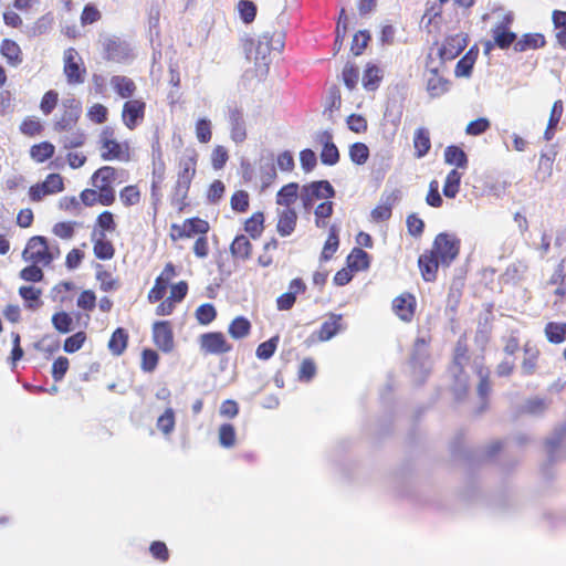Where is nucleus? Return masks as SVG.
<instances>
[{
	"label": "nucleus",
	"instance_id": "7ed1b4c3",
	"mask_svg": "<svg viewBox=\"0 0 566 566\" xmlns=\"http://www.w3.org/2000/svg\"><path fill=\"white\" fill-rule=\"evenodd\" d=\"M97 149L104 161L129 163L132 160L129 142L119 140L112 126H104L99 132Z\"/></svg>",
	"mask_w": 566,
	"mask_h": 566
},
{
	"label": "nucleus",
	"instance_id": "6ab92c4d",
	"mask_svg": "<svg viewBox=\"0 0 566 566\" xmlns=\"http://www.w3.org/2000/svg\"><path fill=\"white\" fill-rule=\"evenodd\" d=\"M475 374L479 377L476 395L481 401L478 413H482L489 408V397L492 391V384L490 379L491 370L484 364H479L475 366Z\"/></svg>",
	"mask_w": 566,
	"mask_h": 566
},
{
	"label": "nucleus",
	"instance_id": "f8f14e48",
	"mask_svg": "<svg viewBox=\"0 0 566 566\" xmlns=\"http://www.w3.org/2000/svg\"><path fill=\"white\" fill-rule=\"evenodd\" d=\"M199 349L202 355L220 356L232 350L233 346L228 342L222 332L203 333L198 338Z\"/></svg>",
	"mask_w": 566,
	"mask_h": 566
},
{
	"label": "nucleus",
	"instance_id": "338daca9",
	"mask_svg": "<svg viewBox=\"0 0 566 566\" xmlns=\"http://www.w3.org/2000/svg\"><path fill=\"white\" fill-rule=\"evenodd\" d=\"M350 160L356 165H364L369 158V148L364 143H354L349 147Z\"/></svg>",
	"mask_w": 566,
	"mask_h": 566
},
{
	"label": "nucleus",
	"instance_id": "de8ad7c7",
	"mask_svg": "<svg viewBox=\"0 0 566 566\" xmlns=\"http://www.w3.org/2000/svg\"><path fill=\"white\" fill-rule=\"evenodd\" d=\"M19 130L27 137L40 136L44 132V124L36 116H27L20 123Z\"/></svg>",
	"mask_w": 566,
	"mask_h": 566
},
{
	"label": "nucleus",
	"instance_id": "72a5a7b5",
	"mask_svg": "<svg viewBox=\"0 0 566 566\" xmlns=\"http://www.w3.org/2000/svg\"><path fill=\"white\" fill-rule=\"evenodd\" d=\"M412 144L415 149V157H424L431 149V138L429 129L426 127L417 128L413 133Z\"/></svg>",
	"mask_w": 566,
	"mask_h": 566
},
{
	"label": "nucleus",
	"instance_id": "4468645a",
	"mask_svg": "<svg viewBox=\"0 0 566 566\" xmlns=\"http://www.w3.org/2000/svg\"><path fill=\"white\" fill-rule=\"evenodd\" d=\"M177 275V266L172 262H167L161 272L155 279L153 287L148 291L147 301L150 304L161 301L167 293V289L170 287L171 281Z\"/></svg>",
	"mask_w": 566,
	"mask_h": 566
},
{
	"label": "nucleus",
	"instance_id": "0e129e2a",
	"mask_svg": "<svg viewBox=\"0 0 566 566\" xmlns=\"http://www.w3.org/2000/svg\"><path fill=\"white\" fill-rule=\"evenodd\" d=\"M59 103V93L55 90L46 91L41 101H40V109L43 115L49 116L55 109Z\"/></svg>",
	"mask_w": 566,
	"mask_h": 566
},
{
	"label": "nucleus",
	"instance_id": "412c9836",
	"mask_svg": "<svg viewBox=\"0 0 566 566\" xmlns=\"http://www.w3.org/2000/svg\"><path fill=\"white\" fill-rule=\"evenodd\" d=\"M468 41L465 33L447 36L439 49V56L448 61L455 59L467 48Z\"/></svg>",
	"mask_w": 566,
	"mask_h": 566
},
{
	"label": "nucleus",
	"instance_id": "4d7b16f0",
	"mask_svg": "<svg viewBox=\"0 0 566 566\" xmlns=\"http://www.w3.org/2000/svg\"><path fill=\"white\" fill-rule=\"evenodd\" d=\"M51 322L53 327L61 334H67L72 331L73 318L67 312L61 311L54 313Z\"/></svg>",
	"mask_w": 566,
	"mask_h": 566
},
{
	"label": "nucleus",
	"instance_id": "7c9ffc66",
	"mask_svg": "<svg viewBox=\"0 0 566 566\" xmlns=\"http://www.w3.org/2000/svg\"><path fill=\"white\" fill-rule=\"evenodd\" d=\"M479 55L476 44L472 45L469 51L458 61L454 74L457 77H469Z\"/></svg>",
	"mask_w": 566,
	"mask_h": 566
},
{
	"label": "nucleus",
	"instance_id": "1a4fd4ad",
	"mask_svg": "<svg viewBox=\"0 0 566 566\" xmlns=\"http://www.w3.org/2000/svg\"><path fill=\"white\" fill-rule=\"evenodd\" d=\"M63 74L69 85L76 86L85 82L86 67L83 59L74 48H69L64 51Z\"/></svg>",
	"mask_w": 566,
	"mask_h": 566
},
{
	"label": "nucleus",
	"instance_id": "69168bd1",
	"mask_svg": "<svg viewBox=\"0 0 566 566\" xmlns=\"http://www.w3.org/2000/svg\"><path fill=\"white\" fill-rule=\"evenodd\" d=\"M237 434L233 424L222 423L219 428V442L223 448H232L235 444Z\"/></svg>",
	"mask_w": 566,
	"mask_h": 566
},
{
	"label": "nucleus",
	"instance_id": "37998d69",
	"mask_svg": "<svg viewBox=\"0 0 566 566\" xmlns=\"http://www.w3.org/2000/svg\"><path fill=\"white\" fill-rule=\"evenodd\" d=\"M29 153L33 161L42 164L54 156L55 146L51 142L43 140L32 145Z\"/></svg>",
	"mask_w": 566,
	"mask_h": 566
},
{
	"label": "nucleus",
	"instance_id": "774afa93",
	"mask_svg": "<svg viewBox=\"0 0 566 566\" xmlns=\"http://www.w3.org/2000/svg\"><path fill=\"white\" fill-rule=\"evenodd\" d=\"M566 439V422L558 424L549 439L546 441L547 449L554 453Z\"/></svg>",
	"mask_w": 566,
	"mask_h": 566
},
{
	"label": "nucleus",
	"instance_id": "603ef678",
	"mask_svg": "<svg viewBox=\"0 0 566 566\" xmlns=\"http://www.w3.org/2000/svg\"><path fill=\"white\" fill-rule=\"evenodd\" d=\"M339 247V239L335 226L331 227L328 237L324 243L321 261H328L333 258Z\"/></svg>",
	"mask_w": 566,
	"mask_h": 566
},
{
	"label": "nucleus",
	"instance_id": "2eb2a0df",
	"mask_svg": "<svg viewBox=\"0 0 566 566\" xmlns=\"http://www.w3.org/2000/svg\"><path fill=\"white\" fill-rule=\"evenodd\" d=\"M146 102L143 98H130L125 101L122 107L120 119L124 126L129 129H136L146 117Z\"/></svg>",
	"mask_w": 566,
	"mask_h": 566
},
{
	"label": "nucleus",
	"instance_id": "58836bf2",
	"mask_svg": "<svg viewBox=\"0 0 566 566\" xmlns=\"http://www.w3.org/2000/svg\"><path fill=\"white\" fill-rule=\"evenodd\" d=\"M119 201L124 208L138 206L142 202L143 193L138 185H127L118 192Z\"/></svg>",
	"mask_w": 566,
	"mask_h": 566
},
{
	"label": "nucleus",
	"instance_id": "bf43d9fd",
	"mask_svg": "<svg viewBox=\"0 0 566 566\" xmlns=\"http://www.w3.org/2000/svg\"><path fill=\"white\" fill-rule=\"evenodd\" d=\"M159 363V355L155 349L144 348L140 354V369L144 373H153Z\"/></svg>",
	"mask_w": 566,
	"mask_h": 566
},
{
	"label": "nucleus",
	"instance_id": "79ce46f5",
	"mask_svg": "<svg viewBox=\"0 0 566 566\" xmlns=\"http://www.w3.org/2000/svg\"><path fill=\"white\" fill-rule=\"evenodd\" d=\"M443 158L446 164L455 166L460 169H465L469 164L468 156L464 150L455 145L446 147Z\"/></svg>",
	"mask_w": 566,
	"mask_h": 566
},
{
	"label": "nucleus",
	"instance_id": "864d4df0",
	"mask_svg": "<svg viewBox=\"0 0 566 566\" xmlns=\"http://www.w3.org/2000/svg\"><path fill=\"white\" fill-rule=\"evenodd\" d=\"M382 80L381 70L376 65H368L363 74V85L368 91H375Z\"/></svg>",
	"mask_w": 566,
	"mask_h": 566
},
{
	"label": "nucleus",
	"instance_id": "a18cd8bd",
	"mask_svg": "<svg viewBox=\"0 0 566 566\" xmlns=\"http://www.w3.org/2000/svg\"><path fill=\"white\" fill-rule=\"evenodd\" d=\"M251 323L244 316H237L228 326L229 335L234 339L245 338L251 333Z\"/></svg>",
	"mask_w": 566,
	"mask_h": 566
},
{
	"label": "nucleus",
	"instance_id": "9b49d317",
	"mask_svg": "<svg viewBox=\"0 0 566 566\" xmlns=\"http://www.w3.org/2000/svg\"><path fill=\"white\" fill-rule=\"evenodd\" d=\"M335 189L328 180H317L306 184L301 190V200L304 209H311L317 200L332 199Z\"/></svg>",
	"mask_w": 566,
	"mask_h": 566
},
{
	"label": "nucleus",
	"instance_id": "f3484780",
	"mask_svg": "<svg viewBox=\"0 0 566 566\" xmlns=\"http://www.w3.org/2000/svg\"><path fill=\"white\" fill-rule=\"evenodd\" d=\"M394 314L403 323H411L417 310V298L410 292H403L391 302Z\"/></svg>",
	"mask_w": 566,
	"mask_h": 566
},
{
	"label": "nucleus",
	"instance_id": "5fc2aeb1",
	"mask_svg": "<svg viewBox=\"0 0 566 566\" xmlns=\"http://www.w3.org/2000/svg\"><path fill=\"white\" fill-rule=\"evenodd\" d=\"M334 211V203L326 199L325 201L321 202L314 211L315 214V224L318 228H325L327 226L326 220L332 217Z\"/></svg>",
	"mask_w": 566,
	"mask_h": 566
},
{
	"label": "nucleus",
	"instance_id": "bb28decb",
	"mask_svg": "<svg viewBox=\"0 0 566 566\" xmlns=\"http://www.w3.org/2000/svg\"><path fill=\"white\" fill-rule=\"evenodd\" d=\"M541 352L536 345L526 342L523 346L522 373L526 376L534 375L537 370Z\"/></svg>",
	"mask_w": 566,
	"mask_h": 566
},
{
	"label": "nucleus",
	"instance_id": "5701e85b",
	"mask_svg": "<svg viewBox=\"0 0 566 566\" xmlns=\"http://www.w3.org/2000/svg\"><path fill=\"white\" fill-rule=\"evenodd\" d=\"M439 265H441L439 259L429 250H426L418 259L420 274L426 282H433L437 280Z\"/></svg>",
	"mask_w": 566,
	"mask_h": 566
},
{
	"label": "nucleus",
	"instance_id": "c85d7f7f",
	"mask_svg": "<svg viewBox=\"0 0 566 566\" xmlns=\"http://www.w3.org/2000/svg\"><path fill=\"white\" fill-rule=\"evenodd\" d=\"M111 85L114 92L126 101L133 98L134 94L137 91L136 83L128 76L125 75H114L111 77Z\"/></svg>",
	"mask_w": 566,
	"mask_h": 566
},
{
	"label": "nucleus",
	"instance_id": "ea45409f",
	"mask_svg": "<svg viewBox=\"0 0 566 566\" xmlns=\"http://www.w3.org/2000/svg\"><path fill=\"white\" fill-rule=\"evenodd\" d=\"M95 277L99 283V290L103 292L116 291L120 286L118 277H115L113 273L106 270L102 264H97Z\"/></svg>",
	"mask_w": 566,
	"mask_h": 566
},
{
	"label": "nucleus",
	"instance_id": "13d9d810",
	"mask_svg": "<svg viewBox=\"0 0 566 566\" xmlns=\"http://www.w3.org/2000/svg\"><path fill=\"white\" fill-rule=\"evenodd\" d=\"M78 226L76 221H60L53 226L52 233L62 240H70Z\"/></svg>",
	"mask_w": 566,
	"mask_h": 566
},
{
	"label": "nucleus",
	"instance_id": "aec40b11",
	"mask_svg": "<svg viewBox=\"0 0 566 566\" xmlns=\"http://www.w3.org/2000/svg\"><path fill=\"white\" fill-rule=\"evenodd\" d=\"M400 199L398 189L384 192L380 202L371 210L370 216L375 222H384L390 219L392 208Z\"/></svg>",
	"mask_w": 566,
	"mask_h": 566
},
{
	"label": "nucleus",
	"instance_id": "e433bc0d",
	"mask_svg": "<svg viewBox=\"0 0 566 566\" xmlns=\"http://www.w3.org/2000/svg\"><path fill=\"white\" fill-rule=\"evenodd\" d=\"M129 335L128 332L123 327H117L108 339V350L114 356H120L124 354L128 346Z\"/></svg>",
	"mask_w": 566,
	"mask_h": 566
},
{
	"label": "nucleus",
	"instance_id": "20e7f679",
	"mask_svg": "<svg viewBox=\"0 0 566 566\" xmlns=\"http://www.w3.org/2000/svg\"><path fill=\"white\" fill-rule=\"evenodd\" d=\"M60 255V249H51L45 237H31L22 252V258L27 262L41 265H50L54 259Z\"/></svg>",
	"mask_w": 566,
	"mask_h": 566
},
{
	"label": "nucleus",
	"instance_id": "473e14b6",
	"mask_svg": "<svg viewBox=\"0 0 566 566\" xmlns=\"http://www.w3.org/2000/svg\"><path fill=\"white\" fill-rule=\"evenodd\" d=\"M546 40L542 33H525L516 39L513 50L515 52H525L528 50H537L545 46Z\"/></svg>",
	"mask_w": 566,
	"mask_h": 566
},
{
	"label": "nucleus",
	"instance_id": "ddd939ff",
	"mask_svg": "<svg viewBox=\"0 0 566 566\" xmlns=\"http://www.w3.org/2000/svg\"><path fill=\"white\" fill-rule=\"evenodd\" d=\"M64 179L60 174H49L42 182L32 185L28 195L31 201L39 202L46 196L60 193L64 190Z\"/></svg>",
	"mask_w": 566,
	"mask_h": 566
},
{
	"label": "nucleus",
	"instance_id": "09e8293b",
	"mask_svg": "<svg viewBox=\"0 0 566 566\" xmlns=\"http://www.w3.org/2000/svg\"><path fill=\"white\" fill-rule=\"evenodd\" d=\"M244 231L252 238L259 239L264 231V213L256 211L244 222Z\"/></svg>",
	"mask_w": 566,
	"mask_h": 566
},
{
	"label": "nucleus",
	"instance_id": "6e6552de",
	"mask_svg": "<svg viewBox=\"0 0 566 566\" xmlns=\"http://www.w3.org/2000/svg\"><path fill=\"white\" fill-rule=\"evenodd\" d=\"M284 46L283 35L281 32H264L253 45V60L255 64L268 65V60L273 51L280 52ZM252 54V50H250Z\"/></svg>",
	"mask_w": 566,
	"mask_h": 566
},
{
	"label": "nucleus",
	"instance_id": "9d476101",
	"mask_svg": "<svg viewBox=\"0 0 566 566\" xmlns=\"http://www.w3.org/2000/svg\"><path fill=\"white\" fill-rule=\"evenodd\" d=\"M210 224L207 220L199 217L185 219L182 223H172L170 226L169 237L172 241L182 239L198 238L202 234H208Z\"/></svg>",
	"mask_w": 566,
	"mask_h": 566
},
{
	"label": "nucleus",
	"instance_id": "4be33fe9",
	"mask_svg": "<svg viewBox=\"0 0 566 566\" xmlns=\"http://www.w3.org/2000/svg\"><path fill=\"white\" fill-rule=\"evenodd\" d=\"M305 291H306V285L303 282V280L300 277L293 279L289 284V291L281 294L276 298V308L279 311L291 310L296 302V295L302 294Z\"/></svg>",
	"mask_w": 566,
	"mask_h": 566
},
{
	"label": "nucleus",
	"instance_id": "8fccbe9b",
	"mask_svg": "<svg viewBox=\"0 0 566 566\" xmlns=\"http://www.w3.org/2000/svg\"><path fill=\"white\" fill-rule=\"evenodd\" d=\"M298 188V184L296 182H290L283 186L276 193V203L284 208L291 207L297 199Z\"/></svg>",
	"mask_w": 566,
	"mask_h": 566
},
{
	"label": "nucleus",
	"instance_id": "393cba45",
	"mask_svg": "<svg viewBox=\"0 0 566 566\" xmlns=\"http://www.w3.org/2000/svg\"><path fill=\"white\" fill-rule=\"evenodd\" d=\"M297 212L294 208H283L277 213L276 231L281 237L292 234L297 224Z\"/></svg>",
	"mask_w": 566,
	"mask_h": 566
},
{
	"label": "nucleus",
	"instance_id": "39448f33",
	"mask_svg": "<svg viewBox=\"0 0 566 566\" xmlns=\"http://www.w3.org/2000/svg\"><path fill=\"white\" fill-rule=\"evenodd\" d=\"M82 103L74 96L62 99L59 113L53 120V129L56 133L70 132L75 128L82 115Z\"/></svg>",
	"mask_w": 566,
	"mask_h": 566
},
{
	"label": "nucleus",
	"instance_id": "2f4dec72",
	"mask_svg": "<svg viewBox=\"0 0 566 566\" xmlns=\"http://www.w3.org/2000/svg\"><path fill=\"white\" fill-rule=\"evenodd\" d=\"M92 242L93 253L96 259L107 261L114 258L116 250L106 234H99L96 238L92 235Z\"/></svg>",
	"mask_w": 566,
	"mask_h": 566
},
{
	"label": "nucleus",
	"instance_id": "cd10ccee",
	"mask_svg": "<svg viewBox=\"0 0 566 566\" xmlns=\"http://www.w3.org/2000/svg\"><path fill=\"white\" fill-rule=\"evenodd\" d=\"M343 328V315L329 313L328 318L321 325L317 332V338L322 342L329 340Z\"/></svg>",
	"mask_w": 566,
	"mask_h": 566
},
{
	"label": "nucleus",
	"instance_id": "b1692460",
	"mask_svg": "<svg viewBox=\"0 0 566 566\" xmlns=\"http://www.w3.org/2000/svg\"><path fill=\"white\" fill-rule=\"evenodd\" d=\"M319 143L323 145L321 151V161L327 166H334L339 161V151L333 142V136L325 130L318 136Z\"/></svg>",
	"mask_w": 566,
	"mask_h": 566
},
{
	"label": "nucleus",
	"instance_id": "f704fd0d",
	"mask_svg": "<svg viewBox=\"0 0 566 566\" xmlns=\"http://www.w3.org/2000/svg\"><path fill=\"white\" fill-rule=\"evenodd\" d=\"M253 245L248 237L238 234L230 244V253L234 259L248 260L251 258Z\"/></svg>",
	"mask_w": 566,
	"mask_h": 566
},
{
	"label": "nucleus",
	"instance_id": "a19ab883",
	"mask_svg": "<svg viewBox=\"0 0 566 566\" xmlns=\"http://www.w3.org/2000/svg\"><path fill=\"white\" fill-rule=\"evenodd\" d=\"M544 334L549 344L559 345L566 340V322H548Z\"/></svg>",
	"mask_w": 566,
	"mask_h": 566
},
{
	"label": "nucleus",
	"instance_id": "a878e982",
	"mask_svg": "<svg viewBox=\"0 0 566 566\" xmlns=\"http://www.w3.org/2000/svg\"><path fill=\"white\" fill-rule=\"evenodd\" d=\"M229 124L231 139L237 144L244 142L247 138V128L243 113L240 108L234 107L229 111Z\"/></svg>",
	"mask_w": 566,
	"mask_h": 566
},
{
	"label": "nucleus",
	"instance_id": "49530a36",
	"mask_svg": "<svg viewBox=\"0 0 566 566\" xmlns=\"http://www.w3.org/2000/svg\"><path fill=\"white\" fill-rule=\"evenodd\" d=\"M552 21L556 30V41L560 48L566 50V11L554 10Z\"/></svg>",
	"mask_w": 566,
	"mask_h": 566
},
{
	"label": "nucleus",
	"instance_id": "052dcab7",
	"mask_svg": "<svg viewBox=\"0 0 566 566\" xmlns=\"http://www.w3.org/2000/svg\"><path fill=\"white\" fill-rule=\"evenodd\" d=\"M231 209L239 213H244L248 211L250 206V197L245 190H237L232 193L230 198Z\"/></svg>",
	"mask_w": 566,
	"mask_h": 566
},
{
	"label": "nucleus",
	"instance_id": "c756f323",
	"mask_svg": "<svg viewBox=\"0 0 566 566\" xmlns=\"http://www.w3.org/2000/svg\"><path fill=\"white\" fill-rule=\"evenodd\" d=\"M0 53L11 66H18L23 61V53L20 45L11 39L2 40L0 44Z\"/></svg>",
	"mask_w": 566,
	"mask_h": 566
},
{
	"label": "nucleus",
	"instance_id": "423d86ee",
	"mask_svg": "<svg viewBox=\"0 0 566 566\" xmlns=\"http://www.w3.org/2000/svg\"><path fill=\"white\" fill-rule=\"evenodd\" d=\"M461 249V240L452 233L441 232L436 235L429 251L439 259L442 266H450L458 258Z\"/></svg>",
	"mask_w": 566,
	"mask_h": 566
},
{
	"label": "nucleus",
	"instance_id": "dca6fc26",
	"mask_svg": "<svg viewBox=\"0 0 566 566\" xmlns=\"http://www.w3.org/2000/svg\"><path fill=\"white\" fill-rule=\"evenodd\" d=\"M514 17L511 12L505 13L501 21H499L492 29L491 34L501 50H507L511 45L514 46L517 35L511 30Z\"/></svg>",
	"mask_w": 566,
	"mask_h": 566
},
{
	"label": "nucleus",
	"instance_id": "6e6d98bb",
	"mask_svg": "<svg viewBox=\"0 0 566 566\" xmlns=\"http://www.w3.org/2000/svg\"><path fill=\"white\" fill-rule=\"evenodd\" d=\"M42 291L34 286H20L19 295L27 303V307L31 310H35L41 305L40 296Z\"/></svg>",
	"mask_w": 566,
	"mask_h": 566
},
{
	"label": "nucleus",
	"instance_id": "c9c22d12",
	"mask_svg": "<svg viewBox=\"0 0 566 566\" xmlns=\"http://www.w3.org/2000/svg\"><path fill=\"white\" fill-rule=\"evenodd\" d=\"M450 81L441 76L438 70H431L427 81V91L432 98L442 96L449 91Z\"/></svg>",
	"mask_w": 566,
	"mask_h": 566
},
{
	"label": "nucleus",
	"instance_id": "0eeeda50",
	"mask_svg": "<svg viewBox=\"0 0 566 566\" xmlns=\"http://www.w3.org/2000/svg\"><path fill=\"white\" fill-rule=\"evenodd\" d=\"M467 353L468 348L465 344L458 342L452 360L453 366L457 368L452 392L454 399L458 401L465 399L470 391L469 376L463 366V361L467 359Z\"/></svg>",
	"mask_w": 566,
	"mask_h": 566
},
{
	"label": "nucleus",
	"instance_id": "a211bd4d",
	"mask_svg": "<svg viewBox=\"0 0 566 566\" xmlns=\"http://www.w3.org/2000/svg\"><path fill=\"white\" fill-rule=\"evenodd\" d=\"M153 342L163 353L172 352L175 340L169 321H158L153 324Z\"/></svg>",
	"mask_w": 566,
	"mask_h": 566
},
{
	"label": "nucleus",
	"instance_id": "c03bdc74",
	"mask_svg": "<svg viewBox=\"0 0 566 566\" xmlns=\"http://www.w3.org/2000/svg\"><path fill=\"white\" fill-rule=\"evenodd\" d=\"M116 221L115 216L109 210L102 211L95 220V227L93 231V237L99 234H106V232H114L116 230Z\"/></svg>",
	"mask_w": 566,
	"mask_h": 566
},
{
	"label": "nucleus",
	"instance_id": "e2e57ef3",
	"mask_svg": "<svg viewBox=\"0 0 566 566\" xmlns=\"http://www.w3.org/2000/svg\"><path fill=\"white\" fill-rule=\"evenodd\" d=\"M87 118L94 124H104L108 119V109L101 103H94L87 108Z\"/></svg>",
	"mask_w": 566,
	"mask_h": 566
},
{
	"label": "nucleus",
	"instance_id": "680f3d73",
	"mask_svg": "<svg viewBox=\"0 0 566 566\" xmlns=\"http://www.w3.org/2000/svg\"><path fill=\"white\" fill-rule=\"evenodd\" d=\"M195 316L199 324L208 325L216 319L217 311L211 303H205L197 307Z\"/></svg>",
	"mask_w": 566,
	"mask_h": 566
},
{
	"label": "nucleus",
	"instance_id": "4c0bfd02",
	"mask_svg": "<svg viewBox=\"0 0 566 566\" xmlns=\"http://www.w3.org/2000/svg\"><path fill=\"white\" fill-rule=\"evenodd\" d=\"M347 266L354 272L365 271L370 265V256L361 248H354L347 256Z\"/></svg>",
	"mask_w": 566,
	"mask_h": 566
},
{
	"label": "nucleus",
	"instance_id": "f257e3e1",
	"mask_svg": "<svg viewBox=\"0 0 566 566\" xmlns=\"http://www.w3.org/2000/svg\"><path fill=\"white\" fill-rule=\"evenodd\" d=\"M120 170L114 166H102L96 169L91 178V188H85L80 192V200L84 207L94 206L109 207L116 200L115 185L119 177Z\"/></svg>",
	"mask_w": 566,
	"mask_h": 566
},
{
	"label": "nucleus",
	"instance_id": "f03ea898",
	"mask_svg": "<svg viewBox=\"0 0 566 566\" xmlns=\"http://www.w3.org/2000/svg\"><path fill=\"white\" fill-rule=\"evenodd\" d=\"M198 155L196 151L184 155L178 160V171L171 187L169 201L178 213L184 212L189 206V190L197 172Z\"/></svg>",
	"mask_w": 566,
	"mask_h": 566
},
{
	"label": "nucleus",
	"instance_id": "3c124183",
	"mask_svg": "<svg viewBox=\"0 0 566 566\" xmlns=\"http://www.w3.org/2000/svg\"><path fill=\"white\" fill-rule=\"evenodd\" d=\"M462 172L458 169H452L446 177L442 192L447 198L453 199L460 191Z\"/></svg>",
	"mask_w": 566,
	"mask_h": 566
}]
</instances>
